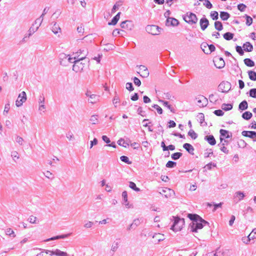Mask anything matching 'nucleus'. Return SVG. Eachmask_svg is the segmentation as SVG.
<instances>
[{
    "mask_svg": "<svg viewBox=\"0 0 256 256\" xmlns=\"http://www.w3.org/2000/svg\"><path fill=\"white\" fill-rule=\"evenodd\" d=\"M188 217L191 220L188 228V230L190 232H196L198 230L202 228L206 224H209L208 222L198 214H188Z\"/></svg>",
    "mask_w": 256,
    "mask_h": 256,
    "instance_id": "nucleus-1",
    "label": "nucleus"
},
{
    "mask_svg": "<svg viewBox=\"0 0 256 256\" xmlns=\"http://www.w3.org/2000/svg\"><path fill=\"white\" fill-rule=\"evenodd\" d=\"M173 224L172 226L171 229L176 232L180 231L184 224V218H181L178 216H172Z\"/></svg>",
    "mask_w": 256,
    "mask_h": 256,
    "instance_id": "nucleus-2",
    "label": "nucleus"
},
{
    "mask_svg": "<svg viewBox=\"0 0 256 256\" xmlns=\"http://www.w3.org/2000/svg\"><path fill=\"white\" fill-rule=\"evenodd\" d=\"M84 60V56H79V58L76 59L72 66V70L76 72H82L86 64V62H82Z\"/></svg>",
    "mask_w": 256,
    "mask_h": 256,
    "instance_id": "nucleus-3",
    "label": "nucleus"
},
{
    "mask_svg": "<svg viewBox=\"0 0 256 256\" xmlns=\"http://www.w3.org/2000/svg\"><path fill=\"white\" fill-rule=\"evenodd\" d=\"M183 19L186 22L190 24H195L198 22L196 16L191 12H188L184 15Z\"/></svg>",
    "mask_w": 256,
    "mask_h": 256,
    "instance_id": "nucleus-4",
    "label": "nucleus"
},
{
    "mask_svg": "<svg viewBox=\"0 0 256 256\" xmlns=\"http://www.w3.org/2000/svg\"><path fill=\"white\" fill-rule=\"evenodd\" d=\"M85 95L88 98V101L89 103L94 104L100 100V96L99 95L92 94L90 90H86Z\"/></svg>",
    "mask_w": 256,
    "mask_h": 256,
    "instance_id": "nucleus-5",
    "label": "nucleus"
},
{
    "mask_svg": "<svg viewBox=\"0 0 256 256\" xmlns=\"http://www.w3.org/2000/svg\"><path fill=\"white\" fill-rule=\"evenodd\" d=\"M26 94L25 92L23 91L20 92L16 101V105L17 107H20L22 106L23 104L26 100Z\"/></svg>",
    "mask_w": 256,
    "mask_h": 256,
    "instance_id": "nucleus-6",
    "label": "nucleus"
},
{
    "mask_svg": "<svg viewBox=\"0 0 256 256\" xmlns=\"http://www.w3.org/2000/svg\"><path fill=\"white\" fill-rule=\"evenodd\" d=\"M231 88V84L228 82H221L218 86V90L222 92H228Z\"/></svg>",
    "mask_w": 256,
    "mask_h": 256,
    "instance_id": "nucleus-7",
    "label": "nucleus"
},
{
    "mask_svg": "<svg viewBox=\"0 0 256 256\" xmlns=\"http://www.w3.org/2000/svg\"><path fill=\"white\" fill-rule=\"evenodd\" d=\"M160 29V28L156 25H149L146 27V32L152 35L158 34Z\"/></svg>",
    "mask_w": 256,
    "mask_h": 256,
    "instance_id": "nucleus-8",
    "label": "nucleus"
},
{
    "mask_svg": "<svg viewBox=\"0 0 256 256\" xmlns=\"http://www.w3.org/2000/svg\"><path fill=\"white\" fill-rule=\"evenodd\" d=\"M197 100L196 104L200 107H204L208 104V99L203 96H198L196 98Z\"/></svg>",
    "mask_w": 256,
    "mask_h": 256,
    "instance_id": "nucleus-9",
    "label": "nucleus"
},
{
    "mask_svg": "<svg viewBox=\"0 0 256 256\" xmlns=\"http://www.w3.org/2000/svg\"><path fill=\"white\" fill-rule=\"evenodd\" d=\"M215 66L219 69L223 68L225 66V62L222 58L216 57L214 60Z\"/></svg>",
    "mask_w": 256,
    "mask_h": 256,
    "instance_id": "nucleus-10",
    "label": "nucleus"
},
{
    "mask_svg": "<svg viewBox=\"0 0 256 256\" xmlns=\"http://www.w3.org/2000/svg\"><path fill=\"white\" fill-rule=\"evenodd\" d=\"M120 26L122 28L131 30L134 28V25L132 21L126 20L120 24Z\"/></svg>",
    "mask_w": 256,
    "mask_h": 256,
    "instance_id": "nucleus-11",
    "label": "nucleus"
},
{
    "mask_svg": "<svg viewBox=\"0 0 256 256\" xmlns=\"http://www.w3.org/2000/svg\"><path fill=\"white\" fill-rule=\"evenodd\" d=\"M160 192L166 198H170L174 194V192L172 190L167 188H163Z\"/></svg>",
    "mask_w": 256,
    "mask_h": 256,
    "instance_id": "nucleus-12",
    "label": "nucleus"
},
{
    "mask_svg": "<svg viewBox=\"0 0 256 256\" xmlns=\"http://www.w3.org/2000/svg\"><path fill=\"white\" fill-rule=\"evenodd\" d=\"M50 255L53 256L55 255L56 256H68L69 254L67 252L61 251L58 249H56L55 250H49Z\"/></svg>",
    "mask_w": 256,
    "mask_h": 256,
    "instance_id": "nucleus-13",
    "label": "nucleus"
},
{
    "mask_svg": "<svg viewBox=\"0 0 256 256\" xmlns=\"http://www.w3.org/2000/svg\"><path fill=\"white\" fill-rule=\"evenodd\" d=\"M120 239H116L112 243L110 250V252L112 255L118 250L120 246Z\"/></svg>",
    "mask_w": 256,
    "mask_h": 256,
    "instance_id": "nucleus-14",
    "label": "nucleus"
},
{
    "mask_svg": "<svg viewBox=\"0 0 256 256\" xmlns=\"http://www.w3.org/2000/svg\"><path fill=\"white\" fill-rule=\"evenodd\" d=\"M140 70V72L142 74H140V76L143 78H147L149 76V72L148 70V69L147 68L144 66V65H140L139 66Z\"/></svg>",
    "mask_w": 256,
    "mask_h": 256,
    "instance_id": "nucleus-15",
    "label": "nucleus"
},
{
    "mask_svg": "<svg viewBox=\"0 0 256 256\" xmlns=\"http://www.w3.org/2000/svg\"><path fill=\"white\" fill-rule=\"evenodd\" d=\"M200 24L201 29L202 30H204L208 26V20L206 18H202L200 20Z\"/></svg>",
    "mask_w": 256,
    "mask_h": 256,
    "instance_id": "nucleus-16",
    "label": "nucleus"
},
{
    "mask_svg": "<svg viewBox=\"0 0 256 256\" xmlns=\"http://www.w3.org/2000/svg\"><path fill=\"white\" fill-rule=\"evenodd\" d=\"M242 136L254 139L256 138V132L244 130L242 132Z\"/></svg>",
    "mask_w": 256,
    "mask_h": 256,
    "instance_id": "nucleus-17",
    "label": "nucleus"
},
{
    "mask_svg": "<svg viewBox=\"0 0 256 256\" xmlns=\"http://www.w3.org/2000/svg\"><path fill=\"white\" fill-rule=\"evenodd\" d=\"M179 22L178 20L173 18H167L166 21V25L170 26H176L178 24Z\"/></svg>",
    "mask_w": 256,
    "mask_h": 256,
    "instance_id": "nucleus-18",
    "label": "nucleus"
},
{
    "mask_svg": "<svg viewBox=\"0 0 256 256\" xmlns=\"http://www.w3.org/2000/svg\"><path fill=\"white\" fill-rule=\"evenodd\" d=\"M204 139L212 146H214L216 144V140L212 135L205 136Z\"/></svg>",
    "mask_w": 256,
    "mask_h": 256,
    "instance_id": "nucleus-19",
    "label": "nucleus"
},
{
    "mask_svg": "<svg viewBox=\"0 0 256 256\" xmlns=\"http://www.w3.org/2000/svg\"><path fill=\"white\" fill-rule=\"evenodd\" d=\"M256 238V228L252 230V232L249 234L248 236L247 242H245L244 240V242L246 244H248L251 240H254Z\"/></svg>",
    "mask_w": 256,
    "mask_h": 256,
    "instance_id": "nucleus-20",
    "label": "nucleus"
},
{
    "mask_svg": "<svg viewBox=\"0 0 256 256\" xmlns=\"http://www.w3.org/2000/svg\"><path fill=\"white\" fill-rule=\"evenodd\" d=\"M42 21V16H40L38 18L35 20L34 22L32 24V26L35 28H36L37 31L39 27L40 26Z\"/></svg>",
    "mask_w": 256,
    "mask_h": 256,
    "instance_id": "nucleus-21",
    "label": "nucleus"
},
{
    "mask_svg": "<svg viewBox=\"0 0 256 256\" xmlns=\"http://www.w3.org/2000/svg\"><path fill=\"white\" fill-rule=\"evenodd\" d=\"M220 137H225L226 138H230L232 137V133L230 132L228 130L221 129L220 130Z\"/></svg>",
    "mask_w": 256,
    "mask_h": 256,
    "instance_id": "nucleus-22",
    "label": "nucleus"
},
{
    "mask_svg": "<svg viewBox=\"0 0 256 256\" xmlns=\"http://www.w3.org/2000/svg\"><path fill=\"white\" fill-rule=\"evenodd\" d=\"M68 56L65 54H60L59 56L60 64L66 66Z\"/></svg>",
    "mask_w": 256,
    "mask_h": 256,
    "instance_id": "nucleus-23",
    "label": "nucleus"
},
{
    "mask_svg": "<svg viewBox=\"0 0 256 256\" xmlns=\"http://www.w3.org/2000/svg\"><path fill=\"white\" fill-rule=\"evenodd\" d=\"M153 238L154 239V241L156 242H159L161 241H162L164 240V234H155L153 236Z\"/></svg>",
    "mask_w": 256,
    "mask_h": 256,
    "instance_id": "nucleus-24",
    "label": "nucleus"
},
{
    "mask_svg": "<svg viewBox=\"0 0 256 256\" xmlns=\"http://www.w3.org/2000/svg\"><path fill=\"white\" fill-rule=\"evenodd\" d=\"M183 148L190 154H194V148L190 144L186 143L183 145Z\"/></svg>",
    "mask_w": 256,
    "mask_h": 256,
    "instance_id": "nucleus-25",
    "label": "nucleus"
},
{
    "mask_svg": "<svg viewBox=\"0 0 256 256\" xmlns=\"http://www.w3.org/2000/svg\"><path fill=\"white\" fill-rule=\"evenodd\" d=\"M244 50L248 52H250L253 50V46L250 42H246L242 46Z\"/></svg>",
    "mask_w": 256,
    "mask_h": 256,
    "instance_id": "nucleus-26",
    "label": "nucleus"
},
{
    "mask_svg": "<svg viewBox=\"0 0 256 256\" xmlns=\"http://www.w3.org/2000/svg\"><path fill=\"white\" fill-rule=\"evenodd\" d=\"M120 12H118L112 19L110 22L108 23V25H116L120 18Z\"/></svg>",
    "mask_w": 256,
    "mask_h": 256,
    "instance_id": "nucleus-27",
    "label": "nucleus"
},
{
    "mask_svg": "<svg viewBox=\"0 0 256 256\" xmlns=\"http://www.w3.org/2000/svg\"><path fill=\"white\" fill-rule=\"evenodd\" d=\"M88 51L86 49L81 50L80 49L78 50L76 53L74 54L73 55L74 56H80V54H82V56H84V58H86V56L88 54Z\"/></svg>",
    "mask_w": 256,
    "mask_h": 256,
    "instance_id": "nucleus-28",
    "label": "nucleus"
},
{
    "mask_svg": "<svg viewBox=\"0 0 256 256\" xmlns=\"http://www.w3.org/2000/svg\"><path fill=\"white\" fill-rule=\"evenodd\" d=\"M220 17L222 20H226L230 18V14L228 12H220Z\"/></svg>",
    "mask_w": 256,
    "mask_h": 256,
    "instance_id": "nucleus-29",
    "label": "nucleus"
},
{
    "mask_svg": "<svg viewBox=\"0 0 256 256\" xmlns=\"http://www.w3.org/2000/svg\"><path fill=\"white\" fill-rule=\"evenodd\" d=\"M208 50H206L204 48H202L203 52L206 54H210L211 52H214L216 49L214 46L212 44L210 45L208 44Z\"/></svg>",
    "mask_w": 256,
    "mask_h": 256,
    "instance_id": "nucleus-30",
    "label": "nucleus"
},
{
    "mask_svg": "<svg viewBox=\"0 0 256 256\" xmlns=\"http://www.w3.org/2000/svg\"><path fill=\"white\" fill-rule=\"evenodd\" d=\"M248 108V104L246 100H244L242 102H241L239 106H238V108L240 110H246Z\"/></svg>",
    "mask_w": 256,
    "mask_h": 256,
    "instance_id": "nucleus-31",
    "label": "nucleus"
},
{
    "mask_svg": "<svg viewBox=\"0 0 256 256\" xmlns=\"http://www.w3.org/2000/svg\"><path fill=\"white\" fill-rule=\"evenodd\" d=\"M158 102L162 103L164 106L167 107L172 112H174V108L168 104V102L162 100H158Z\"/></svg>",
    "mask_w": 256,
    "mask_h": 256,
    "instance_id": "nucleus-32",
    "label": "nucleus"
},
{
    "mask_svg": "<svg viewBox=\"0 0 256 256\" xmlns=\"http://www.w3.org/2000/svg\"><path fill=\"white\" fill-rule=\"evenodd\" d=\"M70 235V234H62V235L52 237L50 238H49V241L54 240H58V239H60V238H68Z\"/></svg>",
    "mask_w": 256,
    "mask_h": 256,
    "instance_id": "nucleus-33",
    "label": "nucleus"
},
{
    "mask_svg": "<svg viewBox=\"0 0 256 256\" xmlns=\"http://www.w3.org/2000/svg\"><path fill=\"white\" fill-rule=\"evenodd\" d=\"M122 196L124 199V204L127 208H129V203L128 202V194L126 191H124L122 192Z\"/></svg>",
    "mask_w": 256,
    "mask_h": 256,
    "instance_id": "nucleus-34",
    "label": "nucleus"
},
{
    "mask_svg": "<svg viewBox=\"0 0 256 256\" xmlns=\"http://www.w3.org/2000/svg\"><path fill=\"white\" fill-rule=\"evenodd\" d=\"M244 64L249 67H252L254 66V62L251 59L246 58L244 60Z\"/></svg>",
    "mask_w": 256,
    "mask_h": 256,
    "instance_id": "nucleus-35",
    "label": "nucleus"
},
{
    "mask_svg": "<svg viewBox=\"0 0 256 256\" xmlns=\"http://www.w3.org/2000/svg\"><path fill=\"white\" fill-rule=\"evenodd\" d=\"M79 56H74L73 54L72 56L68 55L66 62L74 64V60H75L76 59V60L77 58H79Z\"/></svg>",
    "mask_w": 256,
    "mask_h": 256,
    "instance_id": "nucleus-36",
    "label": "nucleus"
},
{
    "mask_svg": "<svg viewBox=\"0 0 256 256\" xmlns=\"http://www.w3.org/2000/svg\"><path fill=\"white\" fill-rule=\"evenodd\" d=\"M234 34L230 32H227L224 34L223 35L224 38L227 40H232L234 38Z\"/></svg>",
    "mask_w": 256,
    "mask_h": 256,
    "instance_id": "nucleus-37",
    "label": "nucleus"
},
{
    "mask_svg": "<svg viewBox=\"0 0 256 256\" xmlns=\"http://www.w3.org/2000/svg\"><path fill=\"white\" fill-rule=\"evenodd\" d=\"M252 114L250 112H246L242 114V118L246 120H248L251 118Z\"/></svg>",
    "mask_w": 256,
    "mask_h": 256,
    "instance_id": "nucleus-38",
    "label": "nucleus"
},
{
    "mask_svg": "<svg viewBox=\"0 0 256 256\" xmlns=\"http://www.w3.org/2000/svg\"><path fill=\"white\" fill-rule=\"evenodd\" d=\"M214 28L218 31L222 30L223 29L222 23L220 21H216L214 22Z\"/></svg>",
    "mask_w": 256,
    "mask_h": 256,
    "instance_id": "nucleus-39",
    "label": "nucleus"
},
{
    "mask_svg": "<svg viewBox=\"0 0 256 256\" xmlns=\"http://www.w3.org/2000/svg\"><path fill=\"white\" fill-rule=\"evenodd\" d=\"M218 146L220 148V150L222 152H224L226 154H228L229 152V150L226 148V146H224V144L222 143H219L218 144Z\"/></svg>",
    "mask_w": 256,
    "mask_h": 256,
    "instance_id": "nucleus-40",
    "label": "nucleus"
},
{
    "mask_svg": "<svg viewBox=\"0 0 256 256\" xmlns=\"http://www.w3.org/2000/svg\"><path fill=\"white\" fill-rule=\"evenodd\" d=\"M249 78L252 80H256V72L252 70L248 72Z\"/></svg>",
    "mask_w": 256,
    "mask_h": 256,
    "instance_id": "nucleus-41",
    "label": "nucleus"
},
{
    "mask_svg": "<svg viewBox=\"0 0 256 256\" xmlns=\"http://www.w3.org/2000/svg\"><path fill=\"white\" fill-rule=\"evenodd\" d=\"M52 31L54 34H57L60 32V28L58 25H57L56 23L54 24V26L52 28Z\"/></svg>",
    "mask_w": 256,
    "mask_h": 256,
    "instance_id": "nucleus-42",
    "label": "nucleus"
},
{
    "mask_svg": "<svg viewBox=\"0 0 256 256\" xmlns=\"http://www.w3.org/2000/svg\"><path fill=\"white\" fill-rule=\"evenodd\" d=\"M222 108L225 111L230 110L232 108V105L230 104H224L222 106Z\"/></svg>",
    "mask_w": 256,
    "mask_h": 256,
    "instance_id": "nucleus-43",
    "label": "nucleus"
},
{
    "mask_svg": "<svg viewBox=\"0 0 256 256\" xmlns=\"http://www.w3.org/2000/svg\"><path fill=\"white\" fill-rule=\"evenodd\" d=\"M28 220L31 224H38L39 222L37 218L33 216H30Z\"/></svg>",
    "mask_w": 256,
    "mask_h": 256,
    "instance_id": "nucleus-44",
    "label": "nucleus"
},
{
    "mask_svg": "<svg viewBox=\"0 0 256 256\" xmlns=\"http://www.w3.org/2000/svg\"><path fill=\"white\" fill-rule=\"evenodd\" d=\"M129 186L130 188L132 189L136 192H138L140 190L139 188L136 187V184L132 182H129Z\"/></svg>",
    "mask_w": 256,
    "mask_h": 256,
    "instance_id": "nucleus-45",
    "label": "nucleus"
},
{
    "mask_svg": "<svg viewBox=\"0 0 256 256\" xmlns=\"http://www.w3.org/2000/svg\"><path fill=\"white\" fill-rule=\"evenodd\" d=\"M182 154V153L180 152H175L172 154L171 158L174 160H176L180 158Z\"/></svg>",
    "mask_w": 256,
    "mask_h": 256,
    "instance_id": "nucleus-46",
    "label": "nucleus"
},
{
    "mask_svg": "<svg viewBox=\"0 0 256 256\" xmlns=\"http://www.w3.org/2000/svg\"><path fill=\"white\" fill-rule=\"evenodd\" d=\"M244 17H245L246 18V24L248 26H250L252 23V18L247 14H245Z\"/></svg>",
    "mask_w": 256,
    "mask_h": 256,
    "instance_id": "nucleus-47",
    "label": "nucleus"
},
{
    "mask_svg": "<svg viewBox=\"0 0 256 256\" xmlns=\"http://www.w3.org/2000/svg\"><path fill=\"white\" fill-rule=\"evenodd\" d=\"M188 135L193 140L196 139L198 137V134L192 130H189L188 132Z\"/></svg>",
    "mask_w": 256,
    "mask_h": 256,
    "instance_id": "nucleus-48",
    "label": "nucleus"
},
{
    "mask_svg": "<svg viewBox=\"0 0 256 256\" xmlns=\"http://www.w3.org/2000/svg\"><path fill=\"white\" fill-rule=\"evenodd\" d=\"M118 144L123 147L126 148L128 146V144L126 142L124 139L120 138L118 141Z\"/></svg>",
    "mask_w": 256,
    "mask_h": 256,
    "instance_id": "nucleus-49",
    "label": "nucleus"
},
{
    "mask_svg": "<svg viewBox=\"0 0 256 256\" xmlns=\"http://www.w3.org/2000/svg\"><path fill=\"white\" fill-rule=\"evenodd\" d=\"M6 234H7L10 236H12V238H14L16 236L14 232V230L12 229H11L10 228H7L6 230Z\"/></svg>",
    "mask_w": 256,
    "mask_h": 256,
    "instance_id": "nucleus-50",
    "label": "nucleus"
},
{
    "mask_svg": "<svg viewBox=\"0 0 256 256\" xmlns=\"http://www.w3.org/2000/svg\"><path fill=\"white\" fill-rule=\"evenodd\" d=\"M98 115H92L90 116V120L92 124H95L98 122Z\"/></svg>",
    "mask_w": 256,
    "mask_h": 256,
    "instance_id": "nucleus-51",
    "label": "nucleus"
},
{
    "mask_svg": "<svg viewBox=\"0 0 256 256\" xmlns=\"http://www.w3.org/2000/svg\"><path fill=\"white\" fill-rule=\"evenodd\" d=\"M210 16L213 20H216L218 18V14L216 11L212 12Z\"/></svg>",
    "mask_w": 256,
    "mask_h": 256,
    "instance_id": "nucleus-52",
    "label": "nucleus"
},
{
    "mask_svg": "<svg viewBox=\"0 0 256 256\" xmlns=\"http://www.w3.org/2000/svg\"><path fill=\"white\" fill-rule=\"evenodd\" d=\"M120 102V98L116 94L114 96L112 100V103L114 105L115 108L117 107V104Z\"/></svg>",
    "mask_w": 256,
    "mask_h": 256,
    "instance_id": "nucleus-53",
    "label": "nucleus"
},
{
    "mask_svg": "<svg viewBox=\"0 0 256 256\" xmlns=\"http://www.w3.org/2000/svg\"><path fill=\"white\" fill-rule=\"evenodd\" d=\"M176 163L174 162L169 160L166 164V167L168 168H172L176 166Z\"/></svg>",
    "mask_w": 256,
    "mask_h": 256,
    "instance_id": "nucleus-54",
    "label": "nucleus"
},
{
    "mask_svg": "<svg viewBox=\"0 0 256 256\" xmlns=\"http://www.w3.org/2000/svg\"><path fill=\"white\" fill-rule=\"evenodd\" d=\"M36 32V28H34V26H31L28 30V34H27L28 36H30Z\"/></svg>",
    "mask_w": 256,
    "mask_h": 256,
    "instance_id": "nucleus-55",
    "label": "nucleus"
},
{
    "mask_svg": "<svg viewBox=\"0 0 256 256\" xmlns=\"http://www.w3.org/2000/svg\"><path fill=\"white\" fill-rule=\"evenodd\" d=\"M244 196V194L242 192H237L235 194V197H238V200H242Z\"/></svg>",
    "mask_w": 256,
    "mask_h": 256,
    "instance_id": "nucleus-56",
    "label": "nucleus"
},
{
    "mask_svg": "<svg viewBox=\"0 0 256 256\" xmlns=\"http://www.w3.org/2000/svg\"><path fill=\"white\" fill-rule=\"evenodd\" d=\"M38 111L40 114H42L46 111V107L44 105L40 104L38 107Z\"/></svg>",
    "mask_w": 256,
    "mask_h": 256,
    "instance_id": "nucleus-57",
    "label": "nucleus"
},
{
    "mask_svg": "<svg viewBox=\"0 0 256 256\" xmlns=\"http://www.w3.org/2000/svg\"><path fill=\"white\" fill-rule=\"evenodd\" d=\"M204 5L208 8L210 9L212 8V5L208 0H204Z\"/></svg>",
    "mask_w": 256,
    "mask_h": 256,
    "instance_id": "nucleus-58",
    "label": "nucleus"
},
{
    "mask_svg": "<svg viewBox=\"0 0 256 256\" xmlns=\"http://www.w3.org/2000/svg\"><path fill=\"white\" fill-rule=\"evenodd\" d=\"M120 160L128 164H130L131 162L130 161L129 158L128 156H122L120 157Z\"/></svg>",
    "mask_w": 256,
    "mask_h": 256,
    "instance_id": "nucleus-59",
    "label": "nucleus"
},
{
    "mask_svg": "<svg viewBox=\"0 0 256 256\" xmlns=\"http://www.w3.org/2000/svg\"><path fill=\"white\" fill-rule=\"evenodd\" d=\"M250 96L253 98H256V88H252L249 92Z\"/></svg>",
    "mask_w": 256,
    "mask_h": 256,
    "instance_id": "nucleus-60",
    "label": "nucleus"
},
{
    "mask_svg": "<svg viewBox=\"0 0 256 256\" xmlns=\"http://www.w3.org/2000/svg\"><path fill=\"white\" fill-rule=\"evenodd\" d=\"M209 98L211 102H216L218 100V96L215 94L210 95Z\"/></svg>",
    "mask_w": 256,
    "mask_h": 256,
    "instance_id": "nucleus-61",
    "label": "nucleus"
},
{
    "mask_svg": "<svg viewBox=\"0 0 256 256\" xmlns=\"http://www.w3.org/2000/svg\"><path fill=\"white\" fill-rule=\"evenodd\" d=\"M206 150V152H205L204 154L205 158H207L213 154V151L212 149H207Z\"/></svg>",
    "mask_w": 256,
    "mask_h": 256,
    "instance_id": "nucleus-62",
    "label": "nucleus"
},
{
    "mask_svg": "<svg viewBox=\"0 0 256 256\" xmlns=\"http://www.w3.org/2000/svg\"><path fill=\"white\" fill-rule=\"evenodd\" d=\"M142 218H136V219H134L132 222V224H134V226L135 228H136V226H139L140 224L141 223V220H142Z\"/></svg>",
    "mask_w": 256,
    "mask_h": 256,
    "instance_id": "nucleus-63",
    "label": "nucleus"
},
{
    "mask_svg": "<svg viewBox=\"0 0 256 256\" xmlns=\"http://www.w3.org/2000/svg\"><path fill=\"white\" fill-rule=\"evenodd\" d=\"M246 8V6L244 4H240L238 5V8L240 12H244Z\"/></svg>",
    "mask_w": 256,
    "mask_h": 256,
    "instance_id": "nucleus-64",
    "label": "nucleus"
}]
</instances>
